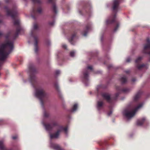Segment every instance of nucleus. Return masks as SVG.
<instances>
[{"label":"nucleus","instance_id":"1","mask_svg":"<svg viewBox=\"0 0 150 150\" xmlns=\"http://www.w3.org/2000/svg\"><path fill=\"white\" fill-rule=\"evenodd\" d=\"M143 105V103H140L136 107H131L125 110L123 112V115L127 120L131 119L134 116L136 112L142 107Z\"/></svg>","mask_w":150,"mask_h":150},{"label":"nucleus","instance_id":"2","mask_svg":"<svg viewBox=\"0 0 150 150\" xmlns=\"http://www.w3.org/2000/svg\"><path fill=\"white\" fill-rule=\"evenodd\" d=\"M67 127H63L62 126H60L59 127L58 130L57 132L54 134H51L50 135V137L51 139L56 138H57L61 132L63 130H64L65 133H66L67 132Z\"/></svg>","mask_w":150,"mask_h":150},{"label":"nucleus","instance_id":"3","mask_svg":"<svg viewBox=\"0 0 150 150\" xmlns=\"http://www.w3.org/2000/svg\"><path fill=\"white\" fill-rule=\"evenodd\" d=\"M46 95V93L43 89H37L36 90L35 96L37 97L40 98L44 97Z\"/></svg>","mask_w":150,"mask_h":150},{"label":"nucleus","instance_id":"4","mask_svg":"<svg viewBox=\"0 0 150 150\" xmlns=\"http://www.w3.org/2000/svg\"><path fill=\"white\" fill-rule=\"evenodd\" d=\"M93 68L91 66H88L87 67V70L86 71H85L83 73V79L84 80L87 79V77H88V72L89 71V70H90L91 71L92 70Z\"/></svg>","mask_w":150,"mask_h":150},{"label":"nucleus","instance_id":"5","mask_svg":"<svg viewBox=\"0 0 150 150\" xmlns=\"http://www.w3.org/2000/svg\"><path fill=\"white\" fill-rule=\"evenodd\" d=\"M147 44L145 45L144 47V51L147 50L148 49L150 48V40L148 38L146 40ZM149 54H150V52L148 53Z\"/></svg>","mask_w":150,"mask_h":150},{"label":"nucleus","instance_id":"6","mask_svg":"<svg viewBox=\"0 0 150 150\" xmlns=\"http://www.w3.org/2000/svg\"><path fill=\"white\" fill-rule=\"evenodd\" d=\"M5 8L6 10L7 15V16H10L12 17H13L17 13L16 12H11L7 9L6 7H5Z\"/></svg>","mask_w":150,"mask_h":150},{"label":"nucleus","instance_id":"7","mask_svg":"<svg viewBox=\"0 0 150 150\" xmlns=\"http://www.w3.org/2000/svg\"><path fill=\"white\" fill-rule=\"evenodd\" d=\"M146 119L145 117H144L141 119L138 120L137 121V124L138 125H142L145 121Z\"/></svg>","mask_w":150,"mask_h":150},{"label":"nucleus","instance_id":"8","mask_svg":"<svg viewBox=\"0 0 150 150\" xmlns=\"http://www.w3.org/2000/svg\"><path fill=\"white\" fill-rule=\"evenodd\" d=\"M42 124L45 127V128L47 130H48L52 128L53 126L55 125L56 124V123H54L51 125L49 124L45 125L43 122H42Z\"/></svg>","mask_w":150,"mask_h":150},{"label":"nucleus","instance_id":"9","mask_svg":"<svg viewBox=\"0 0 150 150\" xmlns=\"http://www.w3.org/2000/svg\"><path fill=\"white\" fill-rule=\"evenodd\" d=\"M119 4L118 0H115L113 3V10H115Z\"/></svg>","mask_w":150,"mask_h":150},{"label":"nucleus","instance_id":"10","mask_svg":"<svg viewBox=\"0 0 150 150\" xmlns=\"http://www.w3.org/2000/svg\"><path fill=\"white\" fill-rule=\"evenodd\" d=\"M50 146L51 147L57 150H60L61 149L60 147L54 144L51 143Z\"/></svg>","mask_w":150,"mask_h":150},{"label":"nucleus","instance_id":"11","mask_svg":"<svg viewBox=\"0 0 150 150\" xmlns=\"http://www.w3.org/2000/svg\"><path fill=\"white\" fill-rule=\"evenodd\" d=\"M102 96L106 100L109 101L110 98V96L107 93L103 94Z\"/></svg>","mask_w":150,"mask_h":150},{"label":"nucleus","instance_id":"12","mask_svg":"<svg viewBox=\"0 0 150 150\" xmlns=\"http://www.w3.org/2000/svg\"><path fill=\"white\" fill-rule=\"evenodd\" d=\"M5 149V147L3 142L0 141V150H4Z\"/></svg>","mask_w":150,"mask_h":150},{"label":"nucleus","instance_id":"13","mask_svg":"<svg viewBox=\"0 0 150 150\" xmlns=\"http://www.w3.org/2000/svg\"><path fill=\"white\" fill-rule=\"evenodd\" d=\"M78 107L77 104H76L74 105L71 110L72 112L75 111L77 109Z\"/></svg>","mask_w":150,"mask_h":150},{"label":"nucleus","instance_id":"14","mask_svg":"<svg viewBox=\"0 0 150 150\" xmlns=\"http://www.w3.org/2000/svg\"><path fill=\"white\" fill-rule=\"evenodd\" d=\"M103 105V103L101 101H99L98 103L97 108L98 109L101 108Z\"/></svg>","mask_w":150,"mask_h":150},{"label":"nucleus","instance_id":"15","mask_svg":"<svg viewBox=\"0 0 150 150\" xmlns=\"http://www.w3.org/2000/svg\"><path fill=\"white\" fill-rule=\"evenodd\" d=\"M121 81L122 83H125L127 81V79L125 77H123L121 78Z\"/></svg>","mask_w":150,"mask_h":150},{"label":"nucleus","instance_id":"16","mask_svg":"<svg viewBox=\"0 0 150 150\" xmlns=\"http://www.w3.org/2000/svg\"><path fill=\"white\" fill-rule=\"evenodd\" d=\"M35 43L34 44V45H35V52H37V40L36 38H35Z\"/></svg>","mask_w":150,"mask_h":150},{"label":"nucleus","instance_id":"17","mask_svg":"<svg viewBox=\"0 0 150 150\" xmlns=\"http://www.w3.org/2000/svg\"><path fill=\"white\" fill-rule=\"evenodd\" d=\"M75 52L74 51H72L70 52V55L71 57H73L75 55Z\"/></svg>","mask_w":150,"mask_h":150},{"label":"nucleus","instance_id":"18","mask_svg":"<svg viewBox=\"0 0 150 150\" xmlns=\"http://www.w3.org/2000/svg\"><path fill=\"white\" fill-rule=\"evenodd\" d=\"M119 24H117V26L114 28V31H115L117 30V28H118L119 27Z\"/></svg>","mask_w":150,"mask_h":150},{"label":"nucleus","instance_id":"19","mask_svg":"<svg viewBox=\"0 0 150 150\" xmlns=\"http://www.w3.org/2000/svg\"><path fill=\"white\" fill-rule=\"evenodd\" d=\"M56 7L54 5L53 6V9L55 12H56Z\"/></svg>","mask_w":150,"mask_h":150},{"label":"nucleus","instance_id":"20","mask_svg":"<svg viewBox=\"0 0 150 150\" xmlns=\"http://www.w3.org/2000/svg\"><path fill=\"white\" fill-rule=\"evenodd\" d=\"M142 58L141 57H138L137 59L136 60V62H137L139 60H141V59Z\"/></svg>","mask_w":150,"mask_h":150},{"label":"nucleus","instance_id":"21","mask_svg":"<svg viewBox=\"0 0 150 150\" xmlns=\"http://www.w3.org/2000/svg\"><path fill=\"white\" fill-rule=\"evenodd\" d=\"M42 11V9L41 8H39L37 10V11L39 13H40Z\"/></svg>","mask_w":150,"mask_h":150},{"label":"nucleus","instance_id":"22","mask_svg":"<svg viewBox=\"0 0 150 150\" xmlns=\"http://www.w3.org/2000/svg\"><path fill=\"white\" fill-rule=\"evenodd\" d=\"M19 21H17L16 22L14 21V24L15 25L18 24L19 23Z\"/></svg>","mask_w":150,"mask_h":150},{"label":"nucleus","instance_id":"23","mask_svg":"<svg viewBox=\"0 0 150 150\" xmlns=\"http://www.w3.org/2000/svg\"><path fill=\"white\" fill-rule=\"evenodd\" d=\"M38 25L36 24H35L34 25L33 28L34 29H36L38 28Z\"/></svg>","mask_w":150,"mask_h":150},{"label":"nucleus","instance_id":"24","mask_svg":"<svg viewBox=\"0 0 150 150\" xmlns=\"http://www.w3.org/2000/svg\"><path fill=\"white\" fill-rule=\"evenodd\" d=\"M123 91L124 92L126 93L129 91V90L127 89H124Z\"/></svg>","mask_w":150,"mask_h":150},{"label":"nucleus","instance_id":"25","mask_svg":"<svg viewBox=\"0 0 150 150\" xmlns=\"http://www.w3.org/2000/svg\"><path fill=\"white\" fill-rule=\"evenodd\" d=\"M144 64H142L138 67L139 69H140L141 68L144 67Z\"/></svg>","mask_w":150,"mask_h":150},{"label":"nucleus","instance_id":"26","mask_svg":"<svg viewBox=\"0 0 150 150\" xmlns=\"http://www.w3.org/2000/svg\"><path fill=\"white\" fill-rule=\"evenodd\" d=\"M55 86L57 89H58L59 88V86L58 84H55Z\"/></svg>","mask_w":150,"mask_h":150},{"label":"nucleus","instance_id":"27","mask_svg":"<svg viewBox=\"0 0 150 150\" xmlns=\"http://www.w3.org/2000/svg\"><path fill=\"white\" fill-rule=\"evenodd\" d=\"M60 73V71H59V70H57V71H56V74H59Z\"/></svg>","mask_w":150,"mask_h":150},{"label":"nucleus","instance_id":"28","mask_svg":"<svg viewBox=\"0 0 150 150\" xmlns=\"http://www.w3.org/2000/svg\"><path fill=\"white\" fill-rule=\"evenodd\" d=\"M139 97L137 96H136L134 98V100H136Z\"/></svg>","mask_w":150,"mask_h":150},{"label":"nucleus","instance_id":"29","mask_svg":"<svg viewBox=\"0 0 150 150\" xmlns=\"http://www.w3.org/2000/svg\"><path fill=\"white\" fill-rule=\"evenodd\" d=\"M62 47L65 49H66L67 46L66 45H62Z\"/></svg>","mask_w":150,"mask_h":150},{"label":"nucleus","instance_id":"30","mask_svg":"<svg viewBox=\"0 0 150 150\" xmlns=\"http://www.w3.org/2000/svg\"><path fill=\"white\" fill-rule=\"evenodd\" d=\"M48 115L46 112H45L44 113V115L45 117H47L48 116Z\"/></svg>","mask_w":150,"mask_h":150},{"label":"nucleus","instance_id":"31","mask_svg":"<svg viewBox=\"0 0 150 150\" xmlns=\"http://www.w3.org/2000/svg\"><path fill=\"white\" fill-rule=\"evenodd\" d=\"M16 138H17V137L16 136H13V137H12V138L13 139H15Z\"/></svg>","mask_w":150,"mask_h":150},{"label":"nucleus","instance_id":"32","mask_svg":"<svg viewBox=\"0 0 150 150\" xmlns=\"http://www.w3.org/2000/svg\"><path fill=\"white\" fill-rule=\"evenodd\" d=\"M130 60V59L129 58H128L127 60V62H129V61Z\"/></svg>","mask_w":150,"mask_h":150},{"label":"nucleus","instance_id":"33","mask_svg":"<svg viewBox=\"0 0 150 150\" xmlns=\"http://www.w3.org/2000/svg\"><path fill=\"white\" fill-rule=\"evenodd\" d=\"M2 34H2V33L0 31V36H1L2 35Z\"/></svg>","mask_w":150,"mask_h":150},{"label":"nucleus","instance_id":"34","mask_svg":"<svg viewBox=\"0 0 150 150\" xmlns=\"http://www.w3.org/2000/svg\"><path fill=\"white\" fill-rule=\"evenodd\" d=\"M83 34L84 36H85L86 35V34L85 33H83Z\"/></svg>","mask_w":150,"mask_h":150},{"label":"nucleus","instance_id":"35","mask_svg":"<svg viewBox=\"0 0 150 150\" xmlns=\"http://www.w3.org/2000/svg\"><path fill=\"white\" fill-rule=\"evenodd\" d=\"M89 29V28L88 27H86V29L87 30H88Z\"/></svg>","mask_w":150,"mask_h":150},{"label":"nucleus","instance_id":"36","mask_svg":"<svg viewBox=\"0 0 150 150\" xmlns=\"http://www.w3.org/2000/svg\"><path fill=\"white\" fill-rule=\"evenodd\" d=\"M54 23V22H53V23H52H52H50V25H53V24Z\"/></svg>","mask_w":150,"mask_h":150},{"label":"nucleus","instance_id":"37","mask_svg":"<svg viewBox=\"0 0 150 150\" xmlns=\"http://www.w3.org/2000/svg\"><path fill=\"white\" fill-rule=\"evenodd\" d=\"M21 29H22L21 28H20V30H19L18 31H21Z\"/></svg>","mask_w":150,"mask_h":150},{"label":"nucleus","instance_id":"38","mask_svg":"<svg viewBox=\"0 0 150 150\" xmlns=\"http://www.w3.org/2000/svg\"><path fill=\"white\" fill-rule=\"evenodd\" d=\"M35 0H33V1H34V2L35 1Z\"/></svg>","mask_w":150,"mask_h":150},{"label":"nucleus","instance_id":"39","mask_svg":"<svg viewBox=\"0 0 150 150\" xmlns=\"http://www.w3.org/2000/svg\"><path fill=\"white\" fill-rule=\"evenodd\" d=\"M51 0H49V2H50V1H51Z\"/></svg>","mask_w":150,"mask_h":150},{"label":"nucleus","instance_id":"40","mask_svg":"<svg viewBox=\"0 0 150 150\" xmlns=\"http://www.w3.org/2000/svg\"><path fill=\"white\" fill-rule=\"evenodd\" d=\"M110 115V114H108V115Z\"/></svg>","mask_w":150,"mask_h":150},{"label":"nucleus","instance_id":"41","mask_svg":"<svg viewBox=\"0 0 150 150\" xmlns=\"http://www.w3.org/2000/svg\"><path fill=\"white\" fill-rule=\"evenodd\" d=\"M107 23H108V22H107Z\"/></svg>","mask_w":150,"mask_h":150}]
</instances>
